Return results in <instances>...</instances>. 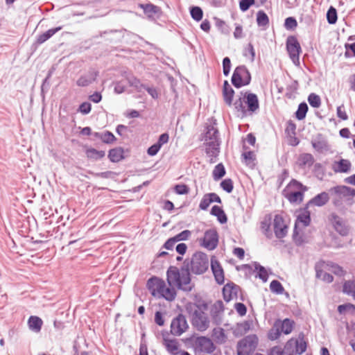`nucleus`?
<instances>
[{"label":"nucleus","mask_w":355,"mask_h":355,"mask_svg":"<svg viewBox=\"0 0 355 355\" xmlns=\"http://www.w3.org/2000/svg\"><path fill=\"white\" fill-rule=\"evenodd\" d=\"M312 146L318 151H322L327 147L326 142L322 141L312 142Z\"/></svg>","instance_id":"obj_59"},{"label":"nucleus","mask_w":355,"mask_h":355,"mask_svg":"<svg viewBox=\"0 0 355 355\" xmlns=\"http://www.w3.org/2000/svg\"><path fill=\"white\" fill-rule=\"evenodd\" d=\"M255 270L257 271V277L261 279L263 282H267L268 280V272L266 268L259 265V263L255 264Z\"/></svg>","instance_id":"obj_41"},{"label":"nucleus","mask_w":355,"mask_h":355,"mask_svg":"<svg viewBox=\"0 0 355 355\" xmlns=\"http://www.w3.org/2000/svg\"><path fill=\"white\" fill-rule=\"evenodd\" d=\"M286 50L294 64H300V54L302 49L295 36H289L286 40Z\"/></svg>","instance_id":"obj_6"},{"label":"nucleus","mask_w":355,"mask_h":355,"mask_svg":"<svg viewBox=\"0 0 355 355\" xmlns=\"http://www.w3.org/2000/svg\"><path fill=\"white\" fill-rule=\"evenodd\" d=\"M304 192L302 190L287 191L284 189L283 194L291 203H300L303 200Z\"/></svg>","instance_id":"obj_17"},{"label":"nucleus","mask_w":355,"mask_h":355,"mask_svg":"<svg viewBox=\"0 0 355 355\" xmlns=\"http://www.w3.org/2000/svg\"><path fill=\"white\" fill-rule=\"evenodd\" d=\"M116 140L114 135L110 131L103 132L101 141L105 144H112Z\"/></svg>","instance_id":"obj_47"},{"label":"nucleus","mask_w":355,"mask_h":355,"mask_svg":"<svg viewBox=\"0 0 355 355\" xmlns=\"http://www.w3.org/2000/svg\"><path fill=\"white\" fill-rule=\"evenodd\" d=\"M144 10L146 13L155 14L158 10V7L153 4H146L144 6Z\"/></svg>","instance_id":"obj_62"},{"label":"nucleus","mask_w":355,"mask_h":355,"mask_svg":"<svg viewBox=\"0 0 355 355\" xmlns=\"http://www.w3.org/2000/svg\"><path fill=\"white\" fill-rule=\"evenodd\" d=\"M98 73L96 71H89L87 74L81 76L76 83L80 87L88 86L96 80Z\"/></svg>","instance_id":"obj_18"},{"label":"nucleus","mask_w":355,"mask_h":355,"mask_svg":"<svg viewBox=\"0 0 355 355\" xmlns=\"http://www.w3.org/2000/svg\"><path fill=\"white\" fill-rule=\"evenodd\" d=\"M336 114L337 116L343 121H346L348 119V115L347 114L345 110V106L343 104L337 107Z\"/></svg>","instance_id":"obj_52"},{"label":"nucleus","mask_w":355,"mask_h":355,"mask_svg":"<svg viewBox=\"0 0 355 355\" xmlns=\"http://www.w3.org/2000/svg\"><path fill=\"white\" fill-rule=\"evenodd\" d=\"M220 153V141H208L206 144V153L210 157V162L214 163Z\"/></svg>","instance_id":"obj_16"},{"label":"nucleus","mask_w":355,"mask_h":355,"mask_svg":"<svg viewBox=\"0 0 355 355\" xmlns=\"http://www.w3.org/2000/svg\"><path fill=\"white\" fill-rule=\"evenodd\" d=\"M209 266L207 255L203 252H196L190 260L186 259L180 269L170 266L166 272L167 282L184 291H191L193 287L191 282L190 272L200 275Z\"/></svg>","instance_id":"obj_1"},{"label":"nucleus","mask_w":355,"mask_h":355,"mask_svg":"<svg viewBox=\"0 0 355 355\" xmlns=\"http://www.w3.org/2000/svg\"><path fill=\"white\" fill-rule=\"evenodd\" d=\"M331 272L339 277H343L346 274V272L343 270V268L336 263H332L331 265Z\"/></svg>","instance_id":"obj_49"},{"label":"nucleus","mask_w":355,"mask_h":355,"mask_svg":"<svg viewBox=\"0 0 355 355\" xmlns=\"http://www.w3.org/2000/svg\"><path fill=\"white\" fill-rule=\"evenodd\" d=\"M309 206L306 207L299 211L297 216L296 223H301L304 227L309 225L311 223V214L308 210Z\"/></svg>","instance_id":"obj_19"},{"label":"nucleus","mask_w":355,"mask_h":355,"mask_svg":"<svg viewBox=\"0 0 355 355\" xmlns=\"http://www.w3.org/2000/svg\"><path fill=\"white\" fill-rule=\"evenodd\" d=\"M271 217L266 216L261 223V229L263 233L269 239L272 236V232L270 230Z\"/></svg>","instance_id":"obj_26"},{"label":"nucleus","mask_w":355,"mask_h":355,"mask_svg":"<svg viewBox=\"0 0 355 355\" xmlns=\"http://www.w3.org/2000/svg\"><path fill=\"white\" fill-rule=\"evenodd\" d=\"M205 141H220L218 137V131L214 125H210L207 127V131L205 133Z\"/></svg>","instance_id":"obj_23"},{"label":"nucleus","mask_w":355,"mask_h":355,"mask_svg":"<svg viewBox=\"0 0 355 355\" xmlns=\"http://www.w3.org/2000/svg\"><path fill=\"white\" fill-rule=\"evenodd\" d=\"M251 81V75L248 69L244 65L237 67L232 76V83L236 87L240 88L250 84Z\"/></svg>","instance_id":"obj_5"},{"label":"nucleus","mask_w":355,"mask_h":355,"mask_svg":"<svg viewBox=\"0 0 355 355\" xmlns=\"http://www.w3.org/2000/svg\"><path fill=\"white\" fill-rule=\"evenodd\" d=\"M272 226L275 236L277 239H282L286 236L288 226L282 216L279 214L275 216Z\"/></svg>","instance_id":"obj_11"},{"label":"nucleus","mask_w":355,"mask_h":355,"mask_svg":"<svg viewBox=\"0 0 355 355\" xmlns=\"http://www.w3.org/2000/svg\"><path fill=\"white\" fill-rule=\"evenodd\" d=\"M187 310L191 316L192 325L198 331H204L209 327V320L205 311L207 309V305L198 306L196 304L188 306Z\"/></svg>","instance_id":"obj_2"},{"label":"nucleus","mask_w":355,"mask_h":355,"mask_svg":"<svg viewBox=\"0 0 355 355\" xmlns=\"http://www.w3.org/2000/svg\"><path fill=\"white\" fill-rule=\"evenodd\" d=\"M231 69V61L228 57H225L223 60V74L227 76L229 75Z\"/></svg>","instance_id":"obj_51"},{"label":"nucleus","mask_w":355,"mask_h":355,"mask_svg":"<svg viewBox=\"0 0 355 355\" xmlns=\"http://www.w3.org/2000/svg\"><path fill=\"white\" fill-rule=\"evenodd\" d=\"M171 286V285L169 284ZM174 286H171L173 287ZM176 296V292L173 288L166 287L165 285L163 292L160 295V298H164L168 301H173Z\"/></svg>","instance_id":"obj_31"},{"label":"nucleus","mask_w":355,"mask_h":355,"mask_svg":"<svg viewBox=\"0 0 355 355\" xmlns=\"http://www.w3.org/2000/svg\"><path fill=\"white\" fill-rule=\"evenodd\" d=\"M270 289L271 292L280 295L284 291V288L282 284L277 280H272L270 284Z\"/></svg>","instance_id":"obj_38"},{"label":"nucleus","mask_w":355,"mask_h":355,"mask_svg":"<svg viewBox=\"0 0 355 355\" xmlns=\"http://www.w3.org/2000/svg\"><path fill=\"white\" fill-rule=\"evenodd\" d=\"M191 235V231L186 230L173 236L177 242L187 240Z\"/></svg>","instance_id":"obj_50"},{"label":"nucleus","mask_w":355,"mask_h":355,"mask_svg":"<svg viewBox=\"0 0 355 355\" xmlns=\"http://www.w3.org/2000/svg\"><path fill=\"white\" fill-rule=\"evenodd\" d=\"M235 110L243 116L248 112H255L259 108L258 97L255 94L245 92L244 97H239L234 103Z\"/></svg>","instance_id":"obj_3"},{"label":"nucleus","mask_w":355,"mask_h":355,"mask_svg":"<svg viewBox=\"0 0 355 355\" xmlns=\"http://www.w3.org/2000/svg\"><path fill=\"white\" fill-rule=\"evenodd\" d=\"M108 157L112 162H118L123 158V150L121 148H116L109 151Z\"/></svg>","instance_id":"obj_27"},{"label":"nucleus","mask_w":355,"mask_h":355,"mask_svg":"<svg viewBox=\"0 0 355 355\" xmlns=\"http://www.w3.org/2000/svg\"><path fill=\"white\" fill-rule=\"evenodd\" d=\"M297 25V21L294 17H289L285 19L284 26L287 29H293Z\"/></svg>","instance_id":"obj_54"},{"label":"nucleus","mask_w":355,"mask_h":355,"mask_svg":"<svg viewBox=\"0 0 355 355\" xmlns=\"http://www.w3.org/2000/svg\"><path fill=\"white\" fill-rule=\"evenodd\" d=\"M196 347L198 351L208 354L212 353L215 349V346L211 340L205 336L197 338Z\"/></svg>","instance_id":"obj_12"},{"label":"nucleus","mask_w":355,"mask_h":355,"mask_svg":"<svg viewBox=\"0 0 355 355\" xmlns=\"http://www.w3.org/2000/svg\"><path fill=\"white\" fill-rule=\"evenodd\" d=\"M329 220L334 230L341 236H347L349 232V227L343 218L335 213L329 215Z\"/></svg>","instance_id":"obj_9"},{"label":"nucleus","mask_w":355,"mask_h":355,"mask_svg":"<svg viewBox=\"0 0 355 355\" xmlns=\"http://www.w3.org/2000/svg\"><path fill=\"white\" fill-rule=\"evenodd\" d=\"M211 214L217 217V220L220 223L224 224L227 221V217L223 211V209L217 206L214 205L212 207L211 210Z\"/></svg>","instance_id":"obj_24"},{"label":"nucleus","mask_w":355,"mask_h":355,"mask_svg":"<svg viewBox=\"0 0 355 355\" xmlns=\"http://www.w3.org/2000/svg\"><path fill=\"white\" fill-rule=\"evenodd\" d=\"M128 83L130 86L135 87L139 92H141L142 89L145 88V85L141 84L140 80L135 77L129 78Z\"/></svg>","instance_id":"obj_48"},{"label":"nucleus","mask_w":355,"mask_h":355,"mask_svg":"<svg viewBox=\"0 0 355 355\" xmlns=\"http://www.w3.org/2000/svg\"><path fill=\"white\" fill-rule=\"evenodd\" d=\"M331 169L336 173H348L351 171L352 163L349 159L340 158L332 163Z\"/></svg>","instance_id":"obj_13"},{"label":"nucleus","mask_w":355,"mask_h":355,"mask_svg":"<svg viewBox=\"0 0 355 355\" xmlns=\"http://www.w3.org/2000/svg\"><path fill=\"white\" fill-rule=\"evenodd\" d=\"M175 191L178 194H187L189 191L188 187L185 184H177L175 187Z\"/></svg>","instance_id":"obj_57"},{"label":"nucleus","mask_w":355,"mask_h":355,"mask_svg":"<svg viewBox=\"0 0 355 355\" xmlns=\"http://www.w3.org/2000/svg\"><path fill=\"white\" fill-rule=\"evenodd\" d=\"M293 328V321L286 318L283 320L281 324V331L285 334L291 333Z\"/></svg>","instance_id":"obj_39"},{"label":"nucleus","mask_w":355,"mask_h":355,"mask_svg":"<svg viewBox=\"0 0 355 355\" xmlns=\"http://www.w3.org/2000/svg\"><path fill=\"white\" fill-rule=\"evenodd\" d=\"M160 148H161V147H160L159 144H157V143H155V144L152 145L151 146H150L148 148L147 153L150 156H155V155L157 154V153L159 152Z\"/></svg>","instance_id":"obj_58"},{"label":"nucleus","mask_w":355,"mask_h":355,"mask_svg":"<svg viewBox=\"0 0 355 355\" xmlns=\"http://www.w3.org/2000/svg\"><path fill=\"white\" fill-rule=\"evenodd\" d=\"M308 101L311 106L314 108H318L321 105V100L318 95L311 93L308 97Z\"/></svg>","instance_id":"obj_43"},{"label":"nucleus","mask_w":355,"mask_h":355,"mask_svg":"<svg viewBox=\"0 0 355 355\" xmlns=\"http://www.w3.org/2000/svg\"><path fill=\"white\" fill-rule=\"evenodd\" d=\"M338 198H346L349 200L355 196V189L347 186H336L332 189Z\"/></svg>","instance_id":"obj_15"},{"label":"nucleus","mask_w":355,"mask_h":355,"mask_svg":"<svg viewBox=\"0 0 355 355\" xmlns=\"http://www.w3.org/2000/svg\"><path fill=\"white\" fill-rule=\"evenodd\" d=\"M211 203V200L209 199V197L207 196V193L204 195V196L202 197L200 202V205H199V207L200 209L202 210H206L209 205Z\"/></svg>","instance_id":"obj_53"},{"label":"nucleus","mask_w":355,"mask_h":355,"mask_svg":"<svg viewBox=\"0 0 355 355\" xmlns=\"http://www.w3.org/2000/svg\"><path fill=\"white\" fill-rule=\"evenodd\" d=\"M308 111V105L306 103H302L299 105L297 110L295 112V116L298 120H302L305 118Z\"/></svg>","instance_id":"obj_37"},{"label":"nucleus","mask_w":355,"mask_h":355,"mask_svg":"<svg viewBox=\"0 0 355 355\" xmlns=\"http://www.w3.org/2000/svg\"><path fill=\"white\" fill-rule=\"evenodd\" d=\"M190 13H191V17L197 21H200L202 18V15H203L202 10L198 6L192 7L191 8Z\"/></svg>","instance_id":"obj_42"},{"label":"nucleus","mask_w":355,"mask_h":355,"mask_svg":"<svg viewBox=\"0 0 355 355\" xmlns=\"http://www.w3.org/2000/svg\"><path fill=\"white\" fill-rule=\"evenodd\" d=\"M92 105L88 102H84L81 103L78 107V111L83 114H87L90 112Z\"/></svg>","instance_id":"obj_56"},{"label":"nucleus","mask_w":355,"mask_h":355,"mask_svg":"<svg viewBox=\"0 0 355 355\" xmlns=\"http://www.w3.org/2000/svg\"><path fill=\"white\" fill-rule=\"evenodd\" d=\"M338 311L340 314L346 313L347 312L354 313L355 311V306L349 303L339 305Z\"/></svg>","instance_id":"obj_45"},{"label":"nucleus","mask_w":355,"mask_h":355,"mask_svg":"<svg viewBox=\"0 0 355 355\" xmlns=\"http://www.w3.org/2000/svg\"><path fill=\"white\" fill-rule=\"evenodd\" d=\"M337 11L336 8L331 6L327 12V19L329 24H334L337 21Z\"/></svg>","instance_id":"obj_40"},{"label":"nucleus","mask_w":355,"mask_h":355,"mask_svg":"<svg viewBox=\"0 0 355 355\" xmlns=\"http://www.w3.org/2000/svg\"><path fill=\"white\" fill-rule=\"evenodd\" d=\"M316 277L327 283H331L334 281V277L331 274L318 268L316 269Z\"/></svg>","instance_id":"obj_36"},{"label":"nucleus","mask_w":355,"mask_h":355,"mask_svg":"<svg viewBox=\"0 0 355 355\" xmlns=\"http://www.w3.org/2000/svg\"><path fill=\"white\" fill-rule=\"evenodd\" d=\"M257 22L259 26H265L269 24L268 17L264 11H258L257 14Z\"/></svg>","instance_id":"obj_34"},{"label":"nucleus","mask_w":355,"mask_h":355,"mask_svg":"<svg viewBox=\"0 0 355 355\" xmlns=\"http://www.w3.org/2000/svg\"><path fill=\"white\" fill-rule=\"evenodd\" d=\"M295 350L296 352L299 354H302L306 349V343L304 340L303 338H300L299 340H296L295 341Z\"/></svg>","instance_id":"obj_44"},{"label":"nucleus","mask_w":355,"mask_h":355,"mask_svg":"<svg viewBox=\"0 0 355 355\" xmlns=\"http://www.w3.org/2000/svg\"><path fill=\"white\" fill-rule=\"evenodd\" d=\"M220 187L226 192L231 193L234 189L233 182L230 178L225 179L220 182Z\"/></svg>","instance_id":"obj_46"},{"label":"nucleus","mask_w":355,"mask_h":355,"mask_svg":"<svg viewBox=\"0 0 355 355\" xmlns=\"http://www.w3.org/2000/svg\"><path fill=\"white\" fill-rule=\"evenodd\" d=\"M345 47L346 49V51L345 53V57L348 58L350 56L349 53L348 52L349 50L352 51L353 53V55L355 56V42L352 44H345Z\"/></svg>","instance_id":"obj_64"},{"label":"nucleus","mask_w":355,"mask_h":355,"mask_svg":"<svg viewBox=\"0 0 355 355\" xmlns=\"http://www.w3.org/2000/svg\"><path fill=\"white\" fill-rule=\"evenodd\" d=\"M105 153L103 150H98L95 148H91L86 150V155L87 158L93 160H98L103 158Z\"/></svg>","instance_id":"obj_30"},{"label":"nucleus","mask_w":355,"mask_h":355,"mask_svg":"<svg viewBox=\"0 0 355 355\" xmlns=\"http://www.w3.org/2000/svg\"><path fill=\"white\" fill-rule=\"evenodd\" d=\"M254 3V0H241L239 3L240 9L245 12Z\"/></svg>","instance_id":"obj_55"},{"label":"nucleus","mask_w":355,"mask_h":355,"mask_svg":"<svg viewBox=\"0 0 355 355\" xmlns=\"http://www.w3.org/2000/svg\"><path fill=\"white\" fill-rule=\"evenodd\" d=\"M329 199L328 193L326 192H322L310 200L306 205L307 206L314 205L318 207H321L324 205L329 201Z\"/></svg>","instance_id":"obj_22"},{"label":"nucleus","mask_w":355,"mask_h":355,"mask_svg":"<svg viewBox=\"0 0 355 355\" xmlns=\"http://www.w3.org/2000/svg\"><path fill=\"white\" fill-rule=\"evenodd\" d=\"M62 29V26H58L54 28H51L46 31L45 33L40 35L37 38V43L41 44L51 38L54 34Z\"/></svg>","instance_id":"obj_25"},{"label":"nucleus","mask_w":355,"mask_h":355,"mask_svg":"<svg viewBox=\"0 0 355 355\" xmlns=\"http://www.w3.org/2000/svg\"><path fill=\"white\" fill-rule=\"evenodd\" d=\"M218 243V234L215 229H209L205 232L204 237L200 239V244L209 250H214Z\"/></svg>","instance_id":"obj_7"},{"label":"nucleus","mask_w":355,"mask_h":355,"mask_svg":"<svg viewBox=\"0 0 355 355\" xmlns=\"http://www.w3.org/2000/svg\"><path fill=\"white\" fill-rule=\"evenodd\" d=\"M223 94L224 101L228 105H231L232 104V99L234 95V91L227 82V80H225L223 83Z\"/></svg>","instance_id":"obj_21"},{"label":"nucleus","mask_w":355,"mask_h":355,"mask_svg":"<svg viewBox=\"0 0 355 355\" xmlns=\"http://www.w3.org/2000/svg\"><path fill=\"white\" fill-rule=\"evenodd\" d=\"M314 163V157L310 153H302L297 159V164L303 168H310Z\"/></svg>","instance_id":"obj_20"},{"label":"nucleus","mask_w":355,"mask_h":355,"mask_svg":"<svg viewBox=\"0 0 355 355\" xmlns=\"http://www.w3.org/2000/svg\"><path fill=\"white\" fill-rule=\"evenodd\" d=\"M189 328L186 318L182 314H179L173 319L171 324V332L176 336H181Z\"/></svg>","instance_id":"obj_8"},{"label":"nucleus","mask_w":355,"mask_h":355,"mask_svg":"<svg viewBox=\"0 0 355 355\" xmlns=\"http://www.w3.org/2000/svg\"><path fill=\"white\" fill-rule=\"evenodd\" d=\"M268 355H284V352L280 346H275L270 349Z\"/></svg>","instance_id":"obj_60"},{"label":"nucleus","mask_w":355,"mask_h":355,"mask_svg":"<svg viewBox=\"0 0 355 355\" xmlns=\"http://www.w3.org/2000/svg\"><path fill=\"white\" fill-rule=\"evenodd\" d=\"M211 268L217 283L223 284L225 282L224 272L219 261L214 257L211 259Z\"/></svg>","instance_id":"obj_14"},{"label":"nucleus","mask_w":355,"mask_h":355,"mask_svg":"<svg viewBox=\"0 0 355 355\" xmlns=\"http://www.w3.org/2000/svg\"><path fill=\"white\" fill-rule=\"evenodd\" d=\"M287 191H297L302 190V191H305L307 190L306 187L302 185L300 182L297 181L296 180H292L290 183L287 185L285 189Z\"/></svg>","instance_id":"obj_35"},{"label":"nucleus","mask_w":355,"mask_h":355,"mask_svg":"<svg viewBox=\"0 0 355 355\" xmlns=\"http://www.w3.org/2000/svg\"><path fill=\"white\" fill-rule=\"evenodd\" d=\"M166 284L164 281L157 277H152L148 281L146 286L151 295L155 297L160 298Z\"/></svg>","instance_id":"obj_10"},{"label":"nucleus","mask_w":355,"mask_h":355,"mask_svg":"<svg viewBox=\"0 0 355 355\" xmlns=\"http://www.w3.org/2000/svg\"><path fill=\"white\" fill-rule=\"evenodd\" d=\"M235 309L239 315H244L246 314L247 309L245 304H243V303H236L235 304Z\"/></svg>","instance_id":"obj_61"},{"label":"nucleus","mask_w":355,"mask_h":355,"mask_svg":"<svg viewBox=\"0 0 355 355\" xmlns=\"http://www.w3.org/2000/svg\"><path fill=\"white\" fill-rule=\"evenodd\" d=\"M168 140H169L168 134L163 133L159 137L157 144H159L160 147H162L164 144L168 143Z\"/></svg>","instance_id":"obj_63"},{"label":"nucleus","mask_w":355,"mask_h":355,"mask_svg":"<svg viewBox=\"0 0 355 355\" xmlns=\"http://www.w3.org/2000/svg\"><path fill=\"white\" fill-rule=\"evenodd\" d=\"M167 350L172 354H177L179 352V344L176 340H164Z\"/></svg>","instance_id":"obj_33"},{"label":"nucleus","mask_w":355,"mask_h":355,"mask_svg":"<svg viewBox=\"0 0 355 355\" xmlns=\"http://www.w3.org/2000/svg\"><path fill=\"white\" fill-rule=\"evenodd\" d=\"M225 175V168L222 163L218 164L212 172L213 178L218 181Z\"/></svg>","instance_id":"obj_32"},{"label":"nucleus","mask_w":355,"mask_h":355,"mask_svg":"<svg viewBox=\"0 0 355 355\" xmlns=\"http://www.w3.org/2000/svg\"><path fill=\"white\" fill-rule=\"evenodd\" d=\"M343 291L355 300V280L345 281L343 284Z\"/></svg>","instance_id":"obj_29"},{"label":"nucleus","mask_w":355,"mask_h":355,"mask_svg":"<svg viewBox=\"0 0 355 355\" xmlns=\"http://www.w3.org/2000/svg\"><path fill=\"white\" fill-rule=\"evenodd\" d=\"M258 345V338L254 334H251L241 339L237 344L238 355H250Z\"/></svg>","instance_id":"obj_4"},{"label":"nucleus","mask_w":355,"mask_h":355,"mask_svg":"<svg viewBox=\"0 0 355 355\" xmlns=\"http://www.w3.org/2000/svg\"><path fill=\"white\" fill-rule=\"evenodd\" d=\"M28 326L30 329L35 332H39L41 330L42 320L37 316H31L28 319Z\"/></svg>","instance_id":"obj_28"}]
</instances>
